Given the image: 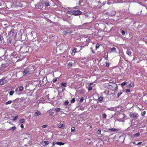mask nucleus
Here are the masks:
<instances>
[{
	"label": "nucleus",
	"mask_w": 147,
	"mask_h": 147,
	"mask_svg": "<svg viewBox=\"0 0 147 147\" xmlns=\"http://www.w3.org/2000/svg\"><path fill=\"white\" fill-rule=\"evenodd\" d=\"M73 32V31L71 30H68L66 31H64L63 32V35H66L67 34H71Z\"/></svg>",
	"instance_id": "5"
},
{
	"label": "nucleus",
	"mask_w": 147,
	"mask_h": 147,
	"mask_svg": "<svg viewBox=\"0 0 147 147\" xmlns=\"http://www.w3.org/2000/svg\"><path fill=\"white\" fill-rule=\"evenodd\" d=\"M25 119H22L20 120L19 121V122L22 123H24L25 121Z\"/></svg>",
	"instance_id": "27"
},
{
	"label": "nucleus",
	"mask_w": 147,
	"mask_h": 147,
	"mask_svg": "<svg viewBox=\"0 0 147 147\" xmlns=\"http://www.w3.org/2000/svg\"><path fill=\"white\" fill-rule=\"evenodd\" d=\"M49 144V142L48 141H42L41 144L43 146H45L46 145H47Z\"/></svg>",
	"instance_id": "8"
},
{
	"label": "nucleus",
	"mask_w": 147,
	"mask_h": 147,
	"mask_svg": "<svg viewBox=\"0 0 147 147\" xmlns=\"http://www.w3.org/2000/svg\"><path fill=\"white\" fill-rule=\"evenodd\" d=\"M107 110H108L113 111L114 110V108L113 107H111L108 108L107 109Z\"/></svg>",
	"instance_id": "26"
},
{
	"label": "nucleus",
	"mask_w": 147,
	"mask_h": 147,
	"mask_svg": "<svg viewBox=\"0 0 147 147\" xmlns=\"http://www.w3.org/2000/svg\"><path fill=\"white\" fill-rule=\"evenodd\" d=\"M47 125H43L42 126V127L43 128H44L46 127H47Z\"/></svg>",
	"instance_id": "51"
},
{
	"label": "nucleus",
	"mask_w": 147,
	"mask_h": 147,
	"mask_svg": "<svg viewBox=\"0 0 147 147\" xmlns=\"http://www.w3.org/2000/svg\"><path fill=\"white\" fill-rule=\"evenodd\" d=\"M76 48L73 49L72 50V52L71 53V55L73 56L74 55L75 53H76Z\"/></svg>",
	"instance_id": "16"
},
{
	"label": "nucleus",
	"mask_w": 147,
	"mask_h": 147,
	"mask_svg": "<svg viewBox=\"0 0 147 147\" xmlns=\"http://www.w3.org/2000/svg\"><path fill=\"white\" fill-rule=\"evenodd\" d=\"M18 115H17V116L14 117L13 119V120H16L17 119H18Z\"/></svg>",
	"instance_id": "34"
},
{
	"label": "nucleus",
	"mask_w": 147,
	"mask_h": 147,
	"mask_svg": "<svg viewBox=\"0 0 147 147\" xmlns=\"http://www.w3.org/2000/svg\"><path fill=\"white\" fill-rule=\"evenodd\" d=\"M142 142H138L137 144L138 145L141 144Z\"/></svg>",
	"instance_id": "54"
},
{
	"label": "nucleus",
	"mask_w": 147,
	"mask_h": 147,
	"mask_svg": "<svg viewBox=\"0 0 147 147\" xmlns=\"http://www.w3.org/2000/svg\"><path fill=\"white\" fill-rule=\"evenodd\" d=\"M54 114V112L52 111L50 112V115L51 116H52L53 115V114Z\"/></svg>",
	"instance_id": "50"
},
{
	"label": "nucleus",
	"mask_w": 147,
	"mask_h": 147,
	"mask_svg": "<svg viewBox=\"0 0 147 147\" xmlns=\"http://www.w3.org/2000/svg\"><path fill=\"white\" fill-rule=\"evenodd\" d=\"M107 116V115L106 114L104 113L102 114V117L106 119Z\"/></svg>",
	"instance_id": "35"
},
{
	"label": "nucleus",
	"mask_w": 147,
	"mask_h": 147,
	"mask_svg": "<svg viewBox=\"0 0 147 147\" xmlns=\"http://www.w3.org/2000/svg\"><path fill=\"white\" fill-rule=\"evenodd\" d=\"M104 57L105 58V60H107L108 58V55H105Z\"/></svg>",
	"instance_id": "42"
},
{
	"label": "nucleus",
	"mask_w": 147,
	"mask_h": 147,
	"mask_svg": "<svg viewBox=\"0 0 147 147\" xmlns=\"http://www.w3.org/2000/svg\"><path fill=\"white\" fill-rule=\"evenodd\" d=\"M126 53L128 55L130 56L131 54V52L130 49H128L126 52Z\"/></svg>",
	"instance_id": "12"
},
{
	"label": "nucleus",
	"mask_w": 147,
	"mask_h": 147,
	"mask_svg": "<svg viewBox=\"0 0 147 147\" xmlns=\"http://www.w3.org/2000/svg\"><path fill=\"white\" fill-rule=\"evenodd\" d=\"M83 100H84V98L83 97H82L81 98V99L80 100V102H82L83 101Z\"/></svg>",
	"instance_id": "45"
},
{
	"label": "nucleus",
	"mask_w": 147,
	"mask_h": 147,
	"mask_svg": "<svg viewBox=\"0 0 147 147\" xmlns=\"http://www.w3.org/2000/svg\"><path fill=\"white\" fill-rule=\"evenodd\" d=\"M58 127L59 128H63L64 127V125L63 124H59L58 125Z\"/></svg>",
	"instance_id": "21"
},
{
	"label": "nucleus",
	"mask_w": 147,
	"mask_h": 147,
	"mask_svg": "<svg viewBox=\"0 0 147 147\" xmlns=\"http://www.w3.org/2000/svg\"><path fill=\"white\" fill-rule=\"evenodd\" d=\"M117 130H118V129H115V128H109L108 129V131H117Z\"/></svg>",
	"instance_id": "13"
},
{
	"label": "nucleus",
	"mask_w": 147,
	"mask_h": 147,
	"mask_svg": "<svg viewBox=\"0 0 147 147\" xmlns=\"http://www.w3.org/2000/svg\"><path fill=\"white\" fill-rule=\"evenodd\" d=\"M81 49H82V47H81V48L80 50Z\"/></svg>",
	"instance_id": "61"
},
{
	"label": "nucleus",
	"mask_w": 147,
	"mask_h": 147,
	"mask_svg": "<svg viewBox=\"0 0 147 147\" xmlns=\"http://www.w3.org/2000/svg\"><path fill=\"white\" fill-rule=\"evenodd\" d=\"M126 81L124 82H123L121 84V86H125L126 84Z\"/></svg>",
	"instance_id": "33"
},
{
	"label": "nucleus",
	"mask_w": 147,
	"mask_h": 147,
	"mask_svg": "<svg viewBox=\"0 0 147 147\" xmlns=\"http://www.w3.org/2000/svg\"><path fill=\"white\" fill-rule=\"evenodd\" d=\"M102 99L103 97L100 96L98 98V101H101L102 100Z\"/></svg>",
	"instance_id": "37"
},
{
	"label": "nucleus",
	"mask_w": 147,
	"mask_h": 147,
	"mask_svg": "<svg viewBox=\"0 0 147 147\" xmlns=\"http://www.w3.org/2000/svg\"><path fill=\"white\" fill-rule=\"evenodd\" d=\"M34 70V67L33 65H30L25 68L23 73L24 75H28L31 74Z\"/></svg>",
	"instance_id": "1"
},
{
	"label": "nucleus",
	"mask_w": 147,
	"mask_h": 147,
	"mask_svg": "<svg viewBox=\"0 0 147 147\" xmlns=\"http://www.w3.org/2000/svg\"><path fill=\"white\" fill-rule=\"evenodd\" d=\"M146 113V111H144L142 113V116H144Z\"/></svg>",
	"instance_id": "41"
},
{
	"label": "nucleus",
	"mask_w": 147,
	"mask_h": 147,
	"mask_svg": "<svg viewBox=\"0 0 147 147\" xmlns=\"http://www.w3.org/2000/svg\"><path fill=\"white\" fill-rule=\"evenodd\" d=\"M41 114V113L40 111H38L35 113L34 115L36 116H38Z\"/></svg>",
	"instance_id": "18"
},
{
	"label": "nucleus",
	"mask_w": 147,
	"mask_h": 147,
	"mask_svg": "<svg viewBox=\"0 0 147 147\" xmlns=\"http://www.w3.org/2000/svg\"><path fill=\"white\" fill-rule=\"evenodd\" d=\"M20 127L21 128H24V125L23 124H22L20 126Z\"/></svg>",
	"instance_id": "53"
},
{
	"label": "nucleus",
	"mask_w": 147,
	"mask_h": 147,
	"mask_svg": "<svg viewBox=\"0 0 147 147\" xmlns=\"http://www.w3.org/2000/svg\"><path fill=\"white\" fill-rule=\"evenodd\" d=\"M92 88L91 86H89V88H88V90L89 91L91 90H92Z\"/></svg>",
	"instance_id": "48"
},
{
	"label": "nucleus",
	"mask_w": 147,
	"mask_h": 147,
	"mask_svg": "<svg viewBox=\"0 0 147 147\" xmlns=\"http://www.w3.org/2000/svg\"><path fill=\"white\" fill-rule=\"evenodd\" d=\"M121 34L123 35H124L125 34V32L123 30L121 32Z\"/></svg>",
	"instance_id": "44"
},
{
	"label": "nucleus",
	"mask_w": 147,
	"mask_h": 147,
	"mask_svg": "<svg viewBox=\"0 0 147 147\" xmlns=\"http://www.w3.org/2000/svg\"><path fill=\"white\" fill-rule=\"evenodd\" d=\"M75 98H73L71 100V103H74L75 102Z\"/></svg>",
	"instance_id": "36"
},
{
	"label": "nucleus",
	"mask_w": 147,
	"mask_h": 147,
	"mask_svg": "<svg viewBox=\"0 0 147 147\" xmlns=\"http://www.w3.org/2000/svg\"><path fill=\"white\" fill-rule=\"evenodd\" d=\"M84 24H83L80 25L76 26H75V28L76 29H80L83 28H84Z\"/></svg>",
	"instance_id": "6"
},
{
	"label": "nucleus",
	"mask_w": 147,
	"mask_h": 147,
	"mask_svg": "<svg viewBox=\"0 0 147 147\" xmlns=\"http://www.w3.org/2000/svg\"><path fill=\"white\" fill-rule=\"evenodd\" d=\"M65 90V88H63V89H62V91H63H63H64V90Z\"/></svg>",
	"instance_id": "58"
},
{
	"label": "nucleus",
	"mask_w": 147,
	"mask_h": 147,
	"mask_svg": "<svg viewBox=\"0 0 147 147\" xmlns=\"http://www.w3.org/2000/svg\"><path fill=\"white\" fill-rule=\"evenodd\" d=\"M56 143H55V142H53V143H52V146H53L54 145H55V144H55Z\"/></svg>",
	"instance_id": "56"
},
{
	"label": "nucleus",
	"mask_w": 147,
	"mask_h": 147,
	"mask_svg": "<svg viewBox=\"0 0 147 147\" xmlns=\"http://www.w3.org/2000/svg\"><path fill=\"white\" fill-rule=\"evenodd\" d=\"M134 84L133 83H131L129 84L128 86L129 87H131L133 86Z\"/></svg>",
	"instance_id": "39"
},
{
	"label": "nucleus",
	"mask_w": 147,
	"mask_h": 147,
	"mask_svg": "<svg viewBox=\"0 0 147 147\" xmlns=\"http://www.w3.org/2000/svg\"><path fill=\"white\" fill-rule=\"evenodd\" d=\"M113 85H115L116 86V87H115V88L117 89V84H113Z\"/></svg>",
	"instance_id": "57"
},
{
	"label": "nucleus",
	"mask_w": 147,
	"mask_h": 147,
	"mask_svg": "<svg viewBox=\"0 0 147 147\" xmlns=\"http://www.w3.org/2000/svg\"><path fill=\"white\" fill-rule=\"evenodd\" d=\"M11 102H12L11 100H9L5 103V104L6 105H7L8 104H10L11 103Z\"/></svg>",
	"instance_id": "29"
},
{
	"label": "nucleus",
	"mask_w": 147,
	"mask_h": 147,
	"mask_svg": "<svg viewBox=\"0 0 147 147\" xmlns=\"http://www.w3.org/2000/svg\"><path fill=\"white\" fill-rule=\"evenodd\" d=\"M130 89H127L126 90V92H130Z\"/></svg>",
	"instance_id": "52"
},
{
	"label": "nucleus",
	"mask_w": 147,
	"mask_h": 147,
	"mask_svg": "<svg viewBox=\"0 0 147 147\" xmlns=\"http://www.w3.org/2000/svg\"><path fill=\"white\" fill-rule=\"evenodd\" d=\"M101 131L100 129H99L97 131V133L98 134H100L101 133Z\"/></svg>",
	"instance_id": "43"
},
{
	"label": "nucleus",
	"mask_w": 147,
	"mask_h": 147,
	"mask_svg": "<svg viewBox=\"0 0 147 147\" xmlns=\"http://www.w3.org/2000/svg\"><path fill=\"white\" fill-rule=\"evenodd\" d=\"M106 66L108 67L109 66V63L108 62L107 63H106Z\"/></svg>",
	"instance_id": "47"
},
{
	"label": "nucleus",
	"mask_w": 147,
	"mask_h": 147,
	"mask_svg": "<svg viewBox=\"0 0 147 147\" xmlns=\"http://www.w3.org/2000/svg\"><path fill=\"white\" fill-rule=\"evenodd\" d=\"M129 116L130 118L136 119H138V114L136 112L130 113L129 114Z\"/></svg>",
	"instance_id": "2"
},
{
	"label": "nucleus",
	"mask_w": 147,
	"mask_h": 147,
	"mask_svg": "<svg viewBox=\"0 0 147 147\" xmlns=\"http://www.w3.org/2000/svg\"><path fill=\"white\" fill-rule=\"evenodd\" d=\"M13 36L14 37H16V31L15 30H13Z\"/></svg>",
	"instance_id": "23"
},
{
	"label": "nucleus",
	"mask_w": 147,
	"mask_h": 147,
	"mask_svg": "<svg viewBox=\"0 0 147 147\" xmlns=\"http://www.w3.org/2000/svg\"><path fill=\"white\" fill-rule=\"evenodd\" d=\"M57 81V78H56L55 79H54L53 80V82H56V81Z\"/></svg>",
	"instance_id": "49"
},
{
	"label": "nucleus",
	"mask_w": 147,
	"mask_h": 147,
	"mask_svg": "<svg viewBox=\"0 0 147 147\" xmlns=\"http://www.w3.org/2000/svg\"><path fill=\"white\" fill-rule=\"evenodd\" d=\"M111 49V50H110V53H112L113 52H115V53L116 52V49L115 47H113L112 48H111V49Z\"/></svg>",
	"instance_id": "11"
},
{
	"label": "nucleus",
	"mask_w": 147,
	"mask_h": 147,
	"mask_svg": "<svg viewBox=\"0 0 147 147\" xmlns=\"http://www.w3.org/2000/svg\"><path fill=\"white\" fill-rule=\"evenodd\" d=\"M116 13L114 11H112L111 13L109 15H110L111 16H113L115 15Z\"/></svg>",
	"instance_id": "20"
},
{
	"label": "nucleus",
	"mask_w": 147,
	"mask_h": 147,
	"mask_svg": "<svg viewBox=\"0 0 147 147\" xmlns=\"http://www.w3.org/2000/svg\"><path fill=\"white\" fill-rule=\"evenodd\" d=\"M122 93V92H119L117 95V97L119 98V96Z\"/></svg>",
	"instance_id": "31"
},
{
	"label": "nucleus",
	"mask_w": 147,
	"mask_h": 147,
	"mask_svg": "<svg viewBox=\"0 0 147 147\" xmlns=\"http://www.w3.org/2000/svg\"><path fill=\"white\" fill-rule=\"evenodd\" d=\"M140 135V133L139 132H138L135 134L134 135L135 136H138Z\"/></svg>",
	"instance_id": "38"
},
{
	"label": "nucleus",
	"mask_w": 147,
	"mask_h": 147,
	"mask_svg": "<svg viewBox=\"0 0 147 147\" xmlns=\"http://www.w3.org/2000/svg\"><path fill=\"white\" fill-rule=\"evenodd\" d=\"M7 41L9 44H10L11 43V40L10 38H9L7 39Z\"/></svg>",
	"instance_id": "28"
},
{
	"label": "nucleus",
	"mask_w": 147,
	"mask_h": 147,
	"mask_svg": "<svg viewBox=\"0 0 147 147\" xmlns=\"http://www.w3.org/2000/svg\"><path fill=\"white\" fill-rule=\"evenodd\" d=\"M98 3H100V1H98Z\"/></svg>",
	"instance_id": "59"
},
{
	"label": "nucleus",
	"mask_w": 147,
	"mask_h": 147,
	"mask_svg": "<svg viewBox=\"0 0 147 147\" xmlns=\"http://www.w3.org/2000/svg\"><path fill=\"white\" fill-rule=\"evenodd\" d=\"M69 103V102L68 100H66L64 103V104L65 105H67Z\"/></svg>",
	"instance_id": "40"
},
{
	"label": "nucleus",
	"mask_w": 147,
	"mask_h": 147,
	"mask_svg": "<svg viewBox=\"0 0 147 147\" xmlns=\"http://www.w3.org/2000/svg\"><path fill=\"white\" fill-rule=\"evenodd\" d=\"M15 92L14 91H13V90H11V91H10L9 92V95H10V96H12L13 94Z\"/></svg>",
	"instance_id": "25"
},
{
	"label": "nucleus",
	"mask_w": 147,
	"mask_h": 147,
	"mask_svg": "<svg viewBox=\"0 0 147 147\" xmlns=\"http://www.w3.org/2000/svg\"><path fill=\"white\" fill-rule=\"evenodd\" d=\"M55 111L56 112H58L61 111L62 110V109L59 108H56L55 109Z\"/></svg>",
	"instance_id": "17"
},
{
	"label": "nucleus",
	"mask_w": 147,
	"mask_h": 147,
	"mask_svg": "<svg viewBox=\"0 0 147 147\" xmlns=\"http://www.w3.org/2000/svg\"><path fill=\"white\" fill-rule=\"evenodd\" d=\"M74 61L73 60H71L69 61L68 63V65L69 67H71L72 65L74 63Z\"/></svg>",
	"instance_id": "10"
},
{
	"label": "nucleus",
	"mask_w": 147,
	"mask_h": 147,
	"mask_svg": "<svg viewBox=\"0 0 147 147\" xmlns=\"http://www.w3.org/2000/svg\"><path fill=\"white\" fill-rule=\"evenodd\" d=\"M16 129V127L15 126H13L12 127H11L10 129V130L11 131H14Z\"/></svg>",
	"instance_id": "24"
},
{
	"label": "nucleus",
	"mask_w": 147,
	"mask_h": 147,
	"mask_svg": "<svg viewBox=\"0 0 147 147\" xmlns=\"http://www.w3.org/2000/svg\"><path fill=\"white\" fill-rule=\"evenodd\" d=\"M75 131V127H72L71 129V131L74 132Z\"/></svg>",
	"instance_id": "22"
},
{
	"label": "nucleus",
	"mask_w": 147,
	"mask_h": 147,
	"mask_svg": "<svg viewBox=\"0 0 147 147\" xmlns=\"http://www.w3.org/2000/svg\"><path fill=\"white\" fill-rule=\"evenodd\" d=\"M92 85V84H91V83H90V85Z\"/></svg>",
	"instance_id": "60"
},
{
	"label": "nucleus",
	"mask_w": 147,
	"mask_h": 147,
	"mask_svg": "<svg viewBox=\"0 0 147 147\" xmlns=\"http://www.w3.org/2000/svg\"><path fill=\"white\" fill-rule=\"evenodd\" d=\"M67 84L65 83H64V82H62L61 84V86H62L64 87H65L67 86Z\"/></svg>",
	"instance_id": "19"
},
{
	"label": "nucleus",
	"mask_w": 147,
	"mask_h": 147,
	"mask_svg": "<svg viewBox=\"0 0 147 147\" xmlns=\"http://www.w3.org/2000/svg\"><path fill=\"white\" fill-rule=\"evenodd\" d=\"M56 144L60 146L63 145L65 143L61 142H57L55 143Z\"/></svg>",
	"instance_id": "15"
},
{
	"label": "nucleus",
	"mask_w": 147,
	"mask_h": 147,
	"mask_svg": "<svg viewBox=\"0 0 147 147\" xmlns=\"http://www.w3.org/2000/svg\"><path fill=\"white\" fill-rule=\"evenodd\" d=\"M71 13L72 14L74 15L75 16L80 15L82 13L81 11L79 10L71 11Z\"/></svg>",
	"instance_id": "3"
},
{
	"label": "nucleus",
	"mask_w": 147,
	"mask_h": 147,
	"mask_svg": "<svg viewBox=\"0 0 147 147\" xmlns=\"http://www.w3.org/2000/svg\"><path fill=\"white\" fill-rule=\"evenodd\" d=\"M13 30H11L10 31H9L8 32V35L11 37L13 36Z\"/></svg>",
	"instance_id": "9"
},
{
	"label": "nucleus",
	"mask_w": 147,
	"mask_h": 147,
	"mask_svg": "<svg viewBox=\"0 0 147 147\" xmlns=\"http://www.w3.org/2000/svg\"><path fill=\"white\" fill-rule=\"evenodd\" d=\"M23 89H24V88L22 86H20L19 88V90L21 91H23Z\"/></svg>",
	"instance_id": "30"
},
{
	"label": "nucleus",
	"mask_w": 147,
	"mask_h": 147,
	"mask_svg": "<svg viewBox=\"0 0 147 147\" xmlns=\"http://www.w3.org/2000/svg\"><path fill=\"white\" fill-rule=\"evenodd\" d=\"M50 0H47L45 2V4L46 6H48L50 5L49 3Z\"/></svg>",
	"instance_id": "14"
},
{
	"label": "nucleus",
	"mask_w": 147,
	"mask_h": 147,
	"mask_svg": "<svg viewBox=\"0 0 147 147\" xmlns=\"http://www.w3.org/2000/svg\"><path fill=\"white\" fill-rule=\"evenodd\" d=\"M108 88H109L112 89V88H113L112 85H109V87H108Z\"/></svg>",
	"instance_id": "46"
},
{
	"label": "nucleus",
	"mask_w": 147,
	"mask_h": 147,
	"mask_svg": "<svg viewBox=\"0 0 147 147\" xmlns=\"http://www.w3.org/2000/svg\"><path fill=\"white\" fill-rule=\"evenodd\" d=\"M86 140H87V141H88V142H90V139H89V138H87L86 139Z\"/></svg>",
	"instance_id": "55"
},
{
	"label": "nucleus",
	"mask_w": 147,
	"mask_h": 147,
	"mask_svg": "<svg viewBox=\"0 0 147 147\" xmlns=\"http://www.w3.org/2000/svg\"><path fill=\"white\" fill-rule=\"evenodd\" d=\"M7 78H3L0 80V84L1 85H3L7 83Z\"/></svg>",
	"instance_id": "4"
},
{
	"label": "nucleus",
	"mask_w": 147,
	"mask_h": 147,
	"mask_svg": "<svg viewBox=\"0 0 147 147\" xmlns=\"http://www.w3.org/2000/svg\"><path fill=\"white\" fill-rule=\"evenodd\" d=\"M100 46L99 44L97 43L96 45V49L97 50V49Z\"/></svg>",
	"instance_id": "32"
},
{
	"label": "nucleus",
	"mask_w": 147,
	"mask_h": 147,
	"mask_svg": "<svg viewBox=\"0 0 147 147\" xmlns=\"http://www.w3.org/2000/svg\"><path fill=\"white\" fill-rule=\"evenodd\" d=\"M11 57L14 58H17V53L16 52H13L11 54Z\"/></svg>",
	"instance_id": "7"
}]
</instances>
